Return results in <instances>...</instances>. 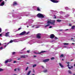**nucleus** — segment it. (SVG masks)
Wrapping results in <instances>:
<instances>
[{"label":"nucleus","instance_id":"nucleus-55","mask_svg":"<svg viewBox=\"0 0 75 75\" xmlns=\"http://www.w3.org/2000/svg\"><path fill=\"white\" fill-rule=\"evenodd\" d=\"M71 40H74V38H71Z\"/></svg>","mask_w":75,"mask_h":75},{"label":"nucleus","instance_id":"nucleus-3","mask_svg":"<svg viewBox=\"0 0 75 75\" xmlns=\"http://www.w3.org/2000/svg\"><path fill=\"white\" fill-rule=\"evenodd\" d=\"M26 33L25 31H23L20 34H17V35H23L25 34Z\"/></svg>","mask_w":75,"mask_h":75},{"label":"nucleus","instance_id":"nucleus-54","mask_svg":"<svg viewBox=\"0 0 75 75\" xmlns=\"http://www.w3.org/2000/svg\"><path fill=\"white\" fill-rule=\"evenodd\" d=\"M29 33V32H27L26 33V34H28Z\"/></svg>","mask_w":75,"mask_h":75},{"label":"nucleus","instance_id":"nucleus-41","mask_svg":"<svg viewBox=\"0 0 75 75\" xmlns=\"http://www.w3.org/2000/svg\"><path fill=\"white\" fill-rule=\"evenodd\" d=\"M26 24L27 25L30 24L29 22H27Z\"/></svg>","mask_w":75,"mask_h":75},{"label":"nucleus","instance_id":"nucleus-44","mask_svg":"<svg viewBox=\"0 0 75 75\" xmlns=\"http://www.w3.org/2000/svg\"><path fill=\"white\" fill-rule=\"evenodd\" d=\"M17 63V62H16V61H14L13 62V63Z\"/></svg>","mask_w":75,"mask_h":75},{"label":"nucleus","instance_id":"nucleus-28","mask_svg":"<svg viewBox=\"0 0 75 75\" xmlns=\"http://www.w3.org/2000/svg\"><path fill=\"white\" fill-rule=\"evenodd\" d=\"M7 62H8V59L7 60L5 61V63L6 64V63H7Z\"/></svg>","mask_w":75,"mask_h":75},{"label":"nucleus","instance_id":"nucleus-9","mask_svg":"<svg viewBox=\"0 0 75 75\" xmlns=\"http://www.w3.org/2000/svg\"><path fill=\"white\" fill-rule=\"evenodd\" d=\"M54 37H55V35H54L52 34L50 35V38L52 39V38H54Z\"/></svg>","mask_w":75,"mask_h":75},{"label":"nucleus","instance_id":"nucleus-61","mask_svg":"<svg viewBox=\"0 0 75 75\" xmlns=\"http://www.w3.org/2000/svg\"><path fill=\"white\" fill-rule=\"evenodd\" d=\"M1 1H3V0H0V2H1Z\"/></svg>","mask_w":75,"mask_h":75},{"label":"nucleus","instance_id":"nucleus-29","mask_svg":"<svg viewBox=\"0 0 75 75\" xmlns=\"http://www.w3.org/2000/svg\"><path fill=\"white\" fill-rule=\"evenodd\" d=\"M48 26H50V24H48L47 25H46L45 26V27L46 28L47 27H48Z\"/></svg>","mask_w":75,"mask_h":75},{"label":"nucleus","instance_id":"nucleus-19","mask_svg":"<svg viewBox=\"0 0 75 75\" xmlns=\"http://www.w3.org/2000/svg\"><path fill=\"white\" fill-rule=\"evenodd\" d=\"M8 62H11V61L13 60V59H8Z\"/></svg>","mask_w":75,"mask_h":75},{"label":"nucleus","instance_id":"nucleus-14","mask_svg":"<svg viewBox=\"0 0 75 75\" xmlns=\"http://www.w3.org/2000/svg\"><path fill=\"white\" fill-rule=\"evenodd\" d=\"M17 4L16 2L15 1L13 2V6H16V5H17Z\"/></svg>","mask_w":75,"mask_h":75},{"label":"nucleus","instance_id":"nucleus-59","mask_svg":"<svg viewBox=\"0 0 75 75\" xmlns=\"http://www.w3.org/2000/svg\"><path fill=\"white\" fill-rule=\"evenodd\" d=\"M5 47H7V45H5L4 46Z\"/></svg>","mask_w":75,"mask_h":75},{"label":"nucleus","instance_id":"nucleus-23","mask_svg":"<svg viewBox=\"0 0 75 75\" xmlns=\"http://www.w3.org/2000/svg\"><path fill=\"white\" fill-rule=\"evenodd\" d=\"M37 10L38 11H40V8H39V7H37Z\"/></svg>","mask_w":75,"mask_h":75},{"label":"nucleus","instance_id":"nucleus-15","mask_svg":"<svg viewBox=\"0 0 75 75\" xmlns=\"http://www.w3.org/2000/svg\"><path fill=\"white\" fill-rule=\"evenodd\" d=\"M63 44L64 45H69V44L68 43H63Z\"/></svg>","mask_w":75,"mask_h":75},{"label":"nucleus","instance_id":"nucleus-25","mask_svg":"<svg viewBox=\"0 0 75 75\" xmlns=\"http://www.w3.org/2000/svg\"><path fill=\"white\" fill-rule=\"evenodd\" d=\"M31 71H29L28 72V73L27 75H29L30 74V73H31Z\"/></svg>","mask_w":75,"mask_h":75},{"label":"nucleus","instance_id":"nucleus-49","mask_svg":"<svg viewBox=\"0 0 75 75\" xmlns=\"http://www.w3.org/2000/svg\"><path fill=\"white\" fill-rule=\"evenodd\" d=\"M20 59H21V58H18V60H20Z\"/></svg>","mask_w":75,"mask_h":75},{"label":"nucleus","instance_id":"nucleus-32","mask_svg":"<svg viewBox=\"0 0 75 75\" xmlns=\"http://www.w3.org/2000/svg\"><path fill=\"white\" fill-rule=\"evenodd\" d=\"M35 26H36V25H33L31 27L32 28H34V27H35Z\"/></svg>","mask_w":75,"mask_h":75},{"label":"nucleus","instance_id":"nucleus-57","mask_svg":"<svg viewBox=\"0 0 75 75\" xmlns=\"http://www.w3.org/2000/svg\"><path fill=\"white\" fill-rule=\"evenodd\" d=\"M37 56H35V55H34V57H36Z\"/></svg>","mask_w":75,"mask_h":75},{"label":"nucleus","instance_id":"nucleus-26","mask_svg":"<svg viewBox=\"0 0 75 75\" xmlns=\"http://www.w3.org/2000/svg\"><path fill=\"white\" fill-rule=\"evenodd\" d=\"M47 69H45L44 71H43V72L45 73V72H47Z\"/></svg>","mask_w":75,"mask_h":75},{"label":"nucleus","instance_id":"nucleus-10","mask_svg":"<svg viewBox=\"0 0 75 75\" xmlns=\"http://www.w3.org/2000/svg\"><path fill=\"white\" fill-rule=\"evenodd\" d=\"M50 61V59H47L43 60V62H48V61Z\"/></svg>","mask_w":75,"mask_h":75},{"label":"nucleus","instance_id":"nucleus-52","mask_svg":"<svg viewBox=\"0 0 75 75\" xmlns=\"http://www.w3.org/2000/svg\"><path fill=\"white\" fill-rule=\"evenodd\" d=\"M55 40H57V39H58V38H57V37H55Z\"/></svg>","mask_w":75,"mask_h":75},{"label":"nucleus","instance_id":"nucleus-6","mask_svg":"<svg viewBox=\"0 0 75 75\" xmlns=\"http://www.w3.org/2000/svg\"><path fill=\"white\" fill-rule=\"evenodd\" d=\"M26 57H28V55H22L21 56V58H25Z\"/></svg>","mask_w":75,"mask_h":75},{"label":"nucleus","instance_id":"nucleus-13","mask_svg":"<svg viewBox=\"0 0 75 75\" xmlns=\"http://www.w3.org/2000/svg\"><path fill=\"white\" fill-rule=\"evenodd\" d=\"M13 42V40H11L9 42H8L7 44V45H8V44H10V43H12V42Z\"/></svg>","mask_w":75,"mask_h":75},{"label":"nucleus","instance_id":"nucleus-37","mask_svg":"<svg viewBox=\"0 0 75 75\" xmlns=\"http://www.w3.org/2000/svg\"><path fill=\"white\" fill-rule=\"evenodd\" d=\"M67 63L68 64V65H67V66L68 67H69V62H68Z\"/></svg>","mask_w":75,"mask_h":75},{"label":"nucleus","instance_id":"nucleus-7","mask_svg":"<svg viewBox=\"0 0 75 75\" xmlns=\"http://www.w3.org/2000/svg\"><path fill=\"white\" fill-rule=\"evenodd\" d=\"M41 34L38 33L36 35L37 37L38 38H41Z\"/></svg>","mask_w":75,"mask_h":75},{"label":"nucleus","instance_id":"nucleus-63","mask_svg":"<svg viewBox=\"0 0 75 75\" xmlns=\"http://www.w3.org/2000/svg\"><path fill=\"white\" fill-rule=\"evenodd\" d=\"M13 75H17L16 74H13Z\"/></svg>","mask_w":75,"mask_h":75},{"label":"nucleus","instance_id":"nucleus-2","mask_svg":"<svg viewBox=\"0 0 75 75\" xmlns=\"http://www.w3.org/2000/svg\"><path fill=\"white\" fill-rule=\"evenodd\" d=\"M37 16L39 18H43V17H44V16H43L42 14H41L40 13L38 14Z\"/></svg>","mask_w":75,"mask_h":75},{"label":"nucleus","instance_id":"nucleus-20","mask_svg":"<svg viewBox=\"0 0 75 75\" xmlns=\"http://www.w3.org/2000/svg\"><path fill=\"white\" fill-rule=\"evenodd\" d=\"M68 30V29H66L65 30H63L62 29L60 30H59V31H67Z\"/></svg>","mask_w":75,"mask_h":75},{"label":"nucleus","instance_id":"nucleus-60","mask_svg":"<svg viewBox=\"0 0 75 75\" xmlns=\"http://www.w3.org/2000/svg\"><path fill=\"white\" fill-rule=\"evenodd\" d=\"M72 44H73V45H74V44H74V43H72Z\"/></svg>","mask_w":75,"mask_h":75},{"label":"nucleus","instance_id":"nucleus-46","mask_svg":"<svg viewBox=\"0 0 75 75\" xmlns=\"http://www.w3.org/2000/svg\"><path fill=\"white\" fill-rule=\"evenodd\" d=\"M1 28H0V33H1Z\"/></svg>","mask_w":75,"mask_h":75},{"label":"nucleus","instance_id":"nucleus-64","mask_svg":"<svg viewBox=\"0 0 75 75\" xmlns=\"http://www.w3.org/2000/svg\"><path fill=\"white\" fill-rule=\"evenodd\" d=\"M74 67H75V64H74Z\"/></svg>","mask_w":75,"mask_h":75},{"label":"nucleus","instance_id":"nucleus-47","mask_svg":"<svg viewBox=\"0 0 75 75\" xmlns=\"http://www.w3.org/2000/svg\"><path fill=\"white\" fill-rule=\"evenodd\" d=\"M1 50H3V47H1L0 48Z\"/></svg>","mask_w":75,"mask_h":75},{"label":"nucleus","instance_id":"nucleus-42","mask_svg":"<svg viewBox=\"0 0 75 75\" xmlns=\"http://www.w3.org/2000/svg\"><path fill=\"white\" fill-rule=\"evenodd\" d=\"M69 26H72V24L70 23L69 25Z\"/></svg>","mask_w":75,"mask_h":75},{"label":"nucleus","instance_id":"nucleus-39","mask_svg":"<svg viewBox=\"0 0 75 75\" xmlns=\"http://www.w3.org/2000/svg\"><path fill=\"white\" fill-rule=\"evenodd\" d=\"M51 60H52V59H54V57H52L51 58Z\"/></svg>","mask_w":75,"mask_h":75},{"label":"nucleus","instance_id":"nucleus-51","mask_svg":"<svg viewBox=\"0 0 75 75\" xmlns=\"http://www.w3.org/2000/svg\"><path fill=\"white\" fill-rule=\"evenodd\" d=\"M52 26H50V27H49V28H52Z\"/></svg>","mask_w":75,"mask_h":75},{"label":"nucleus","instance_id":"nucleus-31","mask_svg":"<svg viewBox=\"0 0 75 75\" xmlns=\"http://www.w3.org/2000/svg\"><path fill=\"white\" fill-rule=\"evenodd\" d=\"M64 57V54H62L60 56V57L61 58L62 57Z\"/></svg>","mask_w":75,"mask_h":75},{"label":"nucleus","instance_id":"nucleus-8","mask_svg":"<svg viewBox=\"0 0 75 75\" xmlns=\"http://www.w3.org/2000/svg\"><path fill=\"white\" fill-rule=\"evenodd\" d=\"M9 34H10V32H8L5 34V37H8L9 36Z\"/></svg>","mask_w":75,"mask_h":75},{"label":"nucleus","instance_id":"nucleus-12","mask_svg":"<svg viewBox=\"0 0 75 75\" xmlns=\"http://www.w3.org/2000/svg\"><path fill=\"white\" fill-rule=\"evenodd\" d=\"M4 5V1H3L1 4H0V6H3Z\"/></svg>","mask_w":75,"mask_h":75},{"label":"nucleus","instance_id":"nucleus-16","mask_svg":"<svg viewBox=\"0 0 75 75\" xmlns=\"http://www.w3.org/2000/svg\"><path fill=\"white\" fill-rule=\"evenodd\" d=\"M59 66L61 67V68H63V67H64V66L62 65V64L61 63H59Z\"/></svg>","mask_w":75,"mask_h":75},{"label":"nucleus","instance_id":"nucleus-36","mask_svg":"<svg viewBox=\"0 0 75 75\" xmlns=\"http://www.w3.org/2000/svg\"><path fill=\"white\" fill-rule=\"evenodd\" d=\"M33 21H34V20L32 19L30 20V22H31V23H32V22H33Z\"/></svg>","mask_w":75,"mask_h":75},{"label":"nucleus","instance_id":"nucleus-38","mask_svg":"<svg viewBox=\"0 0 75 75\" xmlns=\"http://www.w3.org/2000/svg\"><path fill=\"white\" fill-rule=\"evenodd\" d=\"M53 18H56V16L55 15H54L53 16Z\"/></svg>","mask_w":75,"mask_h":75},{"label":"nucleus","instance_id":"nucleus-1","mask_svg":"<svg viewBox=\"0 0 75 75\" xmlns=\"http://www.w3.org/2000/svg\"><path fill=\"white\" fill-rule=\"evenodd\" d=\"M55 21H47V24H50L53 25H55Z\"/></svg>","mask_w":75,"mask_h":75},{"label":"nucleus","instance_id":"nucleus-34","mask_svg":"<svg viewBox=\"0 0 75 75\" xmlns=\"http://www.w3.org/2000/svg\"><path fill=\"white\" fill-rule=\"evenodd\" d=\"M12 55H14L16 54V52H12Z\"/></svg>","mask_w":75,"mask_h":75},{"label":"nucleus","instance_id":"nucleus-50","mask_svg":"<svg viewBox=\"0 0 75 75\" xmlns=\"http://www.w3.org/2000/svg\"><path fill=\"white\" fill-rule=\"evenodd\" d=\"M68 68L69 69H71V68L69 67H68Z\"/></svg>","mask_w":75,"mask_h":75},{"label":"nucleus","instance_id":"nucleus-4","mask_svg":"<svg viewBox=\"0 0 75 75\" xmlns=\"http://www.w3.org/2000/svg\"><path fill=\"white\" fill-rule=\"evenodd\" d=\"M50 1L54 3H58V2H59V0L57 1L55 0H50Z\"/></svg>","mask_w":75,"mask_h":75},{"label":"nucleus","instance_id":"nucleus-22","mask_svg":"<svg viewBox=\"0 0 75 75\" xmlns=\"http://www.w3.org/2000/svg\"><path fill=\"white\" fill-rule=\"evenodd\" d=\"M68 71L69 74H72V72H71V71L69 70Z\"/></svg>","mask_w":75,"mask_h":75},{"label":"nucleus","instance_id":"nucleus-35","mask_svg":"<svg viewBox=\"0 0 75 75\" xmlns=\"http://www.w3.org/2000/svg\"><path fill=\"white\" fill-rule=\"evenodd\" d=\"M39 26H40V25H38V26H37L35 28H39L40 27Z\"/></svg>","mask_w":75,"mask_h":75},{"label":"nucleus","instance_id":"nucleus-33","mask_svg":"<svg viewBox=\"0 0 75 75\" xmlns=\"http://www.w3.org/2000/svg\"><path fill=\"white\" fill-rule=\"evenodd\" d=\"M28 67H26V69L25 70V71H27V70H28Z\"/></svg>","mask_w":75,"mask_h":75},{"label":"nucleus","instance_id":"nucleus-18","mask_svg":"<svg viewBox=\"0 0 75 75\" xmlns=\"http://www.w3.org/2000/svg\"><path fill=\"white\" fill-rule=\"evenodd\" d=\"M75 26L74 25L73 26L71 27V29H72V30H74V29H75Z\"/></svg>","mask_w":75,"mask_h":75},{"label":"nucleus","instance_id":"nucleus-56","mask_svg":"<svg viewBox=\"0 0 75 75\" xmlns=\"http://www.w3.org/2000/svg\"><path fill=\"white\" fill-rule=\"evenodd\" d=\"M30 64L29 62L26 63V64Z\"/></svg>","mask_w":75,"mask_h":75},{"label":"nucleus","instance_id":"nucleus-53","mask_svg":"<svg viewBox=\"0 0 75 75\" xmlns=\"http://www.w3.org/2000/svg\"><path fill=\"white\" fill-rule=\"evenodd\" d=\"M3 44L4 45V44H5V45L6 44L7 45V43H4Z\"/></svg>","mask_w":75,"mask_h":75},{"label":"nucleus","instance_id":"nucleus-30","mask_svg":"<svg viewBox=\"0 0 75 75\" xmlns=\"http://www.w3.org/2000/svg\"><path fill=\"white\" fill-rule=\"evenodd\" d=\"M3 70H4L3 69L1 68H0V72H1V71H3Z\"/></svg>","mask_w":75,"mask_h":75},{"label":"nucleus","instance_id":"nucleus-62","mask_svg":"<svg viewBox=\"0 0 75 75\" xmlns=\"http://www.w3.org/2000/svg\"><path fill=\"white\" fill-rule=\"evenodd\" d=\"M16 71V69H14V71Z\"/></svg>","mask_w":75,"mask_h":75},{"label":"nucleus","instance_id":"nucleus-48","mask_svg":"<svg viewBox=\"0 0 75 75\" xmlns=\"http://www.w3.org/2000/svg\"><path fill=\"white\" fill-rule=\"evenodd\" d=\"M41 67H42V68H43V69L44 68V66H41Z\"/></svg>","mask_w":75,"mask_h":75},{"label":"nucleus","instance_id":"nucleus-58","mask_svg":"<svg viewBox=\"0 0 75 75\" xmlns=\"http://www.w3.org/2000/svg\"><path fill=\"white\" fill-rule=\"evenodd\" d=\"M1 35H2V34H0V37H1Z\"/></svg>","mask_w":75,"mask_h":75},{"label":"nucleus","instance_id":"nucleus-40","mask_svg":"<svg viewBox=\"0 0 75 75\" xmlns=\"http://www.w3.org/2000/svg\"><path fill=\"white\" fill-rule=\"evenodd\" d=\"M60 14H63V12L60 11L59 12Z\"/></svg>","mask_w":75,"mask_h":75},{"label":"nucleus","instance_id":"nucleus-17","mask_svg":"<svg viewBox=\"0 0 75 75\" xmlns=\"http://www.w3.org/2000/svg\"><path fill=\"white\" fill-rule=\"evenodd\" d=\"M24 40H25L24 39H22L19 40V41H24Z\"/></svg>","mask_w":75,"mask_h":75},{"label":"nucleus","instance_id":"nucleus-24","mask_svg":"<svg viewBox=\"0 0 75 75\" xmlns=\"http://www.w3.org/2000/svg\"><path fill=\"white\" fill-rule=\"evenodd\" d=\"M37 66V64H35L33 65V68H34V67H35Z\"/></svg>","mask_w":75,"mask_h":75},{"label":"nucleus","instance_id":"nucleus-11","mask_svg":"<svg viewBox=\"0 0 75 75\" xmlns=\"http://www.w3.org/2000/svg\"><path fill=\"white\" fill-rule=\"evenodd\" d=\"M13 40V42H19V40H18V39L14 40Z\"/></svg>","mask_w":75,"mask_h":75},{"label":"nucleus","instance_id":"nucleus-45","mask_svg":"<svg viewBox=\"0 0 75 75\" xmlns=\"http://www.w3.org/2000/svg\"><path fill=\"white\" fill-rule=\"evenodd\" d=\"M21 30V28H19L18 29V30H17V31H18V30Z\"/></svg>","mask_w":75,"mask_h":75},{"label":"nucleus","instance_id":"nucleus-43","mask_svg":"<svg viewBox=\"0 0 75 75\" xmlns=\"http://www.w3.org/2000/svg\"><path fill=\"white\" fill-rule=\"evenodd\" d=\"M30 50H28L27 51V52H28V53H30Z\"/></svg>","mask_w":75,"mask_h":75},{"label":"nucleus","instance_id":"nucleus-27","mask_svg":"<svg viewBox=\"0 0 75 75\" xmlns=\"http://www.w3.org/2000/svg\"><path fill=\"white\" fill-rule=\"evenodd\" d=\"M57 22H61V20H60L59 19H58V20H57Z\"/></svg>","mask_w":75,"mask_h":75},{"label":"nucleus","instance_id":"nucleus-21","mask_svg":"<svg viewBox=\"0 0 75 75\" xmlns=\"http://www.w3.org/2000/svg\"><path fill=\"white\" fill-rule=\"evenodd\" d=\"M65 10H69V8H68V7H65Z\"/></svg>","mask_w":75,"mask_h":75},{"label":"nucleus","instance_id":"nucleus-5","mask_svg":"<svg viewBox=\"0 0 75 75\" xmlns=\"http://www.w3.org/2000/svg\"><path fill=\"white\" fill-rule=\"evenodd\" d=\"M45 52V51H41L40 52H34V54H41V53H44V52Z\"/></svg>","mask_w":75,"mask_h":75}]
</instances>
